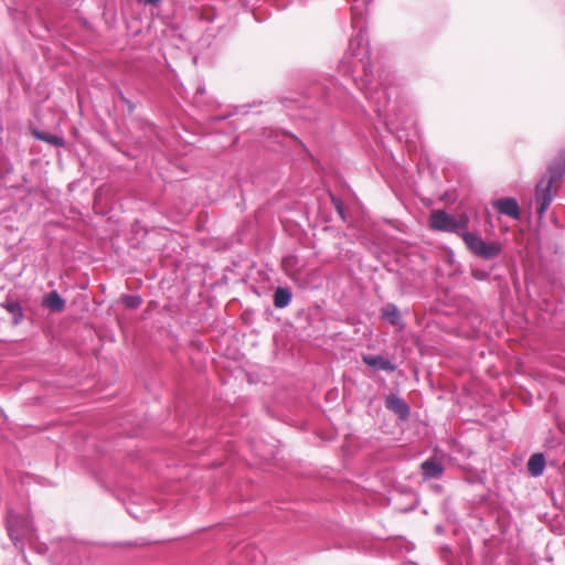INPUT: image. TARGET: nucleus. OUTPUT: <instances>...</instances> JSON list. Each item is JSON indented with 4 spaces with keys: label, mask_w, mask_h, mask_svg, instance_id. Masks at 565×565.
<instances>
[{
    "label": "nucleus",
    "mask_w": 565,
    "mask_h": 565,
    "mask_svg": "<svg viewBox=\"0 0 565 565\" xmlns=\"http://www.w3.org/2000/svg\"><path fill=\"white\" fill-rule=\"evenodd\" d=\"M44 550H45V547H44V546H40L36 551H38V553H43V552H44Z\"/></svg>",
    "instance_id": "nucleus-26"
},
{
    "label": "nucleus",
    "mask_w": 565,
    "mask_h": 565,
    "mask_svg": "<svg viewBox=\"0 0 565 565\" xmlns=\"http://www.w3.org/2000/svg\"><path fill=\"white\" fill-rule=\"evenodd\" d=\"M292 137H294V139H295L297 142H299L301 146H303L300 139H298L296 136H292Z\"/></svg>",
    "instance_id": "nucleus-27"
},
{
    "label": "nucleus",
    "mask_w": 565,
    "mask_h": 565,
    "mask_svg": "<svg viewBox=\"0 0 565 565\" xmlns=\"http://www.w3.org/2000/svg\"><path fill=\"white\" fill-rule=\"evenodd\" d=\"M330 199H331V203H332L334 210L337 211V213L339 214L340 218L344 223H348L350 217H349V214L347 213L343 201L339 196H337L332 193H330Z\"/></svg>",
    "instance_id": "nucleus-20"
},
{
    "label": "nucleus",
    "mask_w": 565,
    "mask_h": 565,
    "mask_svg": "<svg viewBox=\"0 0 565 565\" xmlns=\"http://www.w3.org/2000/svg\"><path fill=\"white\" fill-rule=\"evenodd\" d=\"M162 0H142V2L145 4H149V6H159L161 3Z\"/></svg>",
    "instance_id": "nucleus-25"
},
{
    "label": "nucleus",
    "mask_w": 565,
    "mask_h": 565,
    "mask_svg": "<svg viewBox=\"0 0 565 565\" xmlns=\"http://www.w3.org/2000/svg\"><path fill=\"white\" fill-rule=\"evenodd\" d=\"M2 307L12 315V322L14 326L20 324L24 319L23 309L19 301L17 300H6L2 303Z\"/></svg>",
    "instance_id": "nucleus-17"
},
{
    "label": "nucleus",
    "mask_w": 565,
    "mask_h": 565,
    "mask_svg": "<svg viewBox=\"0 0 565 565\" xmlns=\"http://www.w3.org/2000/svg\"><path fill=\"white\" fill-rule=\"evenodd\" d=\"M362 361L365 365L376 371L394 373L397 369V366L393 362H391L388 359L384 358L381 354H363Z\"/></svg>",
    "instance_id": "nucleus-10"
},
{
    "label": "nucleus",
    "mask_w": 565,
    "mask_h": 565,
    "mask_svg": "<svg viewBox=\"0 0 565 565\" xmlns=\"http://www.w3.org/2000/svg\"><path fill=\"white\" fill-rule=\"evenodd\" d=\"M492 206L500 214L507 215L513 220H519L521 217L519 202L512 196L497 199L492 202Z\"/></svg>",
    "instance_id": "nucleus-8"
},
{
    "label": "nucleus",
    "mask_w": 565,
    "mask_h": 565,
    "mask_svg": "<svg viewBox=\"0 0 565 565\" xmlns=\"http://www.w3.org/2000/svg\"><path fill=\"white\" fill-rule=\"evenodd\" d=\"M565 177V156H559L547 167L546 173L535 185L536 213L542 218L553 201L552 185Z\"/></svg>",
    "instance_id": "nucleus-3"
},
{
    "label": "nucleus",
    "mask_w": 565,
    "mask_h": 565,
    "mask_svg": "<svg viewBox=\"0 0 565 565\" xmlns=\"http://www.w3.org/2000/svg\"><path fill=\"white\" fill-rule=\"evenodd\" d=\"M122 305L128 309H138L142 303V298L138 295H122L121 296Z\"/></svg>",
    "instance_id": "nucleus-21"
},
{
    "label": "nucleus",
    "mask_w": 565,
    "mask_h": 565,
    "mask_svg": "<svg viewBox=\"0 0 565 565\" xmlns=\"http://www.w3.org/2000/svg\"><path fill=\"white\" fill-rule=\"evenodd\" d=\"M7 531L14 547L19 550L23 559L26 561L25 545L34 547L38 539L32 521L28 516L10 511L7 515Z\"/></svg>",
    "instance_id": "nucleus-4"
},
{
    "label": "nucleus",
    "mask_w": 565,
    "mask_h": 565,
    "mask_svg": "<svg viewBox=\"0 0 565 565\" xmlns=\"http://www.w3.org/2000/svg\"><path fill=\"white\" fill-rule=\"evenodd\" d=\"M461 239L473 256L483 260L495 259L503 250L499 241L487 242L480 233L463 232Z\"/></svg>",
    "instance_id": "nucleus-5"
},
{
    "label": "nucleus",
    "mask_w": 565,
    "mask_h": 565,
    "mask_svg": "<svg viewBox=\"0 0 565 565\" xmlns=\"http://www.w3.org/2000/svg\"><path fill=\"white\" fill-rule=\"evenodd\" d=\"M237 109H238V107H233L232 109H228V110H226V111H224L222 114H218V115H209L205 118L206 125L210 128H213L217 124H220V122L231 118L232 116L236 115L237 114Z\"/></svg>",
    "instance_id": "nucleus-18"
},
{
    "label": "nucleus",
    "mask_w": 565,
    "mask_h": 565,
    "mask_svg": "<svg viewBox=\"0 0 565 565\" xmlns=\"http://www.w3.org/2000/svg\"><path fill=\"white\" fill-rule=\"evenodd\" d=\"M306 96L309 99L310 107H316L317 102L331 105L339 103L341 105H351L356 108L355 111L361 113L363 116H369L364 106L356 104V100L348 90V88L333 77L324 78L323 81L313 82L306 90Z\"/></svg>",
    "instance_id": "nucleus-2"
},
{
    "label": "nucleus",
    "mask_w": 565,
    "mask_h": 565,
    "mask_svg": "<svg viewBox=\"0 0 565 565\" xmlns=\"http://www.w3.org/2000/svg\"><path fill=\"white\" fill-rule=\"evenodd\" d=\"M436 531H437V532H441V531H443V527H441V526H437V527H436Z\"/></svg>",
    "instance_id": "nucleus-29"
},
{
    "label": "nucleus",
    "mask_w": 565,
    "mask_h": 565,
    "mask_svg": "<svg viewBox=\"0 0 565 565\" xmlns=\"http://www.w3.org/2000/svg\"><path fill=\"white\" fill-rule=\"evenodd\" d=\"M545 466L546 460L543 452H534L527 460V471L534 478L541 477L544 473Z\"/></svg>",
    "instance_id": "nucleus-13"
},
{
    "label": "nucleus",
    "mask_w": 565,
    "mask_h": 565,
    "mask_svg": "<svg viewBox=\"0 0 565 565\" xmlns=\"http://www.w3.org/2000/svg\"><path fill=\"white\" fill-rule=\"evenodd\" d=\"M117 96L126 105L127 113L131 115L136 110V104L131 102L129 98H127L120 89H118Z\"/></svg>",
    "instance_id": "nucleus-24"
},
{
    "label": "nucleus",
    "mask_w": 565,
    "mask_h": 565,
    "mask_svg": "<svg viewBox=\"0 0 565 565\" xmlns=\"http://www.w3.org/2000/svg\"><path fill=\"white\" fill-rule=\"evenodd\" d=\"M461 239L473 256L483 260L495 259L503 250L499 241L487 242L480 233L463 232Z\"/></svg>",
    "instance_id": "nucleus-6"
},
{
    "label": "nucleus",
    "mask_w": 565,
    "mask_h": 565,
    "mask_svg": "<svg viewBox=\"0 0 565 565\" xmlns=\"http://www.w3.org/2000/svg\"><path fill=\"white\" fill-rule=\"evenodd\" d=\"M429 225L431 230L452 233L457 232L456 217L444 210L433 211L429 217Z\"/></svg>",
    "instance_id": "nucleus-7"
},
{
    "label": "nucleus",
    "mask_w": 565,
    "mask_h": 565,
    "mask_svg": "<svg viewBox=\"0 0 565 565\" xmlns=\"http://www.w3.org/2000/svg\"><path fill=\"white\" fill-rule=\"evenodd\" d=\"M128 512H129V514L134 515L136 519H140V516H138V515L134 514V512H132V511L128 510Z\"/></svg>",
    "instance_id": "nucleus-28"
},
{
    "label": "nucleus",
    "mask_w": 565,
    "mask_h": 565,
    "mask_svg": "<svg viewBox=\"0 0 565 565\" xmlns=\"http://www.w3.org/2000/svg\"><path fill=\"white\" fill-rule=\"evenodd\" d=\"M30 134L38 140L44 141L46 143H50L55 147H64L65 140L57 136L50 132L41 131L36 128L31 127Z\"/></svg>",
    "instance_id": "nucleus-16"
},
{
    "label": "nucleus",
    "mask_w": 565,
    "mask_h": 565,
    "mask_svg": "<svg viewBox=\"0 0 565 565\" xmlns=\"http://www.w3.org/2000/svg\"><path fill=\"white\" fill-rule=\"evenodd\" d=\"M205 86L199 85L193 97L194 104L199 107L203 105L213 107L216 102L212 97H205Z\"/></svg>",
    "instance_id": "nucleus-19"
},
{
    "label": "nucleus",
    "mask_w": 565,
    "mask_h": 565,
    "mask_svg": "<svg viewBox=\"0 0 565 565\" xmlns=\"http://www.w3.org/2000/svg\"><path fill=\"white\" fill-rule=\"evenodd\" d=\"M456 223H457V232H455V234H457L458 236L461 237V234L463 232H467L466 228L468 227V224H469V217L463 215V216H460L459 218H456Z\"/></svg>",
    "instance_id": "nucleus-23"
},
{
    "label": "nucleus",
    "mask_w": 565,
    "mask_h": 565,
    "mask_svg": "<svg viewBox=\"0 0 565 565\" xmlns=\"http://www.w3.org/2000/svg\"><path fill=\"white\" fill-rule=\"evenodd\" d=\"M490 275H491L490 270H487V269H483V268H479V267H472L471 268V276L476 280H479V281L488 280L490 278Z\"/></svg>",
    "instance_id": "nucleus-22"
},
{
    "label": "nucleus",
    "mask_w": 565,
    "mask_h": 565,
    "mask_svg": "<svg viewBox=\"0 0 565 565\" xmlns=\"http://www.w3.org/2000/svg\"><path fill=\"white\" fill-rule=\"evenodd\" d=\"M292 291L289 287L278 286L273 294V303L276 309L287 308L292 300Z\"/></svg>",
    "instance_id": "nucleus-12"
},
{
    "label": "nucleus",
    "mask_w": 565,
    "mask_h": 565,
    "mask_svg": "<svg viewBox=\"0 0 565 565\" xmlns=\"http://www.w3.org/2000/svg\"><path fill=\"white\" fill-rule=\"evenodd\" d=\"M381 318L394 327L402 323L401 311L398 307L392 302H388L383 307Z\"/></svg>",
    "instance_id": "nucleus-15"
},
{
    "label": "nucleus",
    "mask_w": 565,
    "mask_h": 565,
    "mask_svg": "<svg viewBox=\"0 0 565 565\" xmlns=\"http://www.w3.org/2000/svg\"><path fill=\"white\" fill-rule=\"evenodd\" d=\"M385 407L397 415L401 420H406L411 415L409 405L394 393H391L385 397Z\"/></svg>",
    "instance_id": "nucleus-9"
},
{
    "label": "nucleus",
    "mask_w": 565,
    "mask_h": 565,
    "mask_svg": "<svg viewBox=\"0 0 565 565\" xmlns=\"http://www.w3.org/2000/svg\"><path fill=\"white\" fill-rule=\"evenodd\" d=\"M42 305L52 312H61L65 308V300L56 290H52L44 296Z\"/></svg>",
    "instance_id": "nucleus-14"
},
{
    "label": "nucleus",
    "mask_w": 565,
    "mask_h": 565,
    "mask_svg": "<svg viewBox=\"0 0 565 565\" xmlns=\"http://www.w3.org/2000/svg\"><path fill=\"white\" fill-rule=\"evenodd\" d=\"M424 479H437L444 472L443 465L435 458H428L420 465Z\"/></svg>",
    "instance_id": "nucleus-11"
},
{
    "label": "nucleus",
    "mask_w": 565,
    "mask_h": 565,
    "mask_svg": "<svg viewBox=\"0 0 565 565\" xmlns=\"http://www.w3.org/2000/svg\"><path fill=\"white\" fill-rule=\"evenodd\" d=\"M338 73L342 77L351 78L387 132L394 135L398 141L408 139L406 129L402 127L406 122L405 106L398 98V88L391 84L388 74L374 73L362 29L351 38L348 52L338 64Z\"/></svg>",
    "instance_id": "nucleus-1"
}]
</instances>
